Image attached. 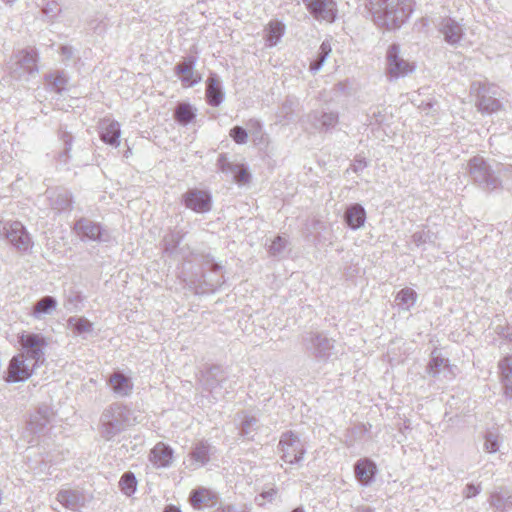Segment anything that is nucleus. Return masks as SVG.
Listing matches in <instances>:
<instances>
[{"label": "nucleus", "mask_w": 512, "mask_h": 512, "mask_svg": "<svg viewBox=\"0 0 512 512\" xmlns=\"http://www.w3.org/2000/svg\"><path fill=\"white\" fill-rule=\"evenodd\" d=\"M373 22L380 28H400L413 12L411 0H370Z\"/></svg>", "instance_id": "f257e3e1"}, {"label": "nucleus", "mask_w": 512, "mask_h": 512, "mask_svg": "<svg viewBox=\"0 0 512 512\" xmlns=\"http://www.w3.org/2000/svg\"><path fill=\"white\" fill-rule=\"evenodd\" d=\"M135 423L136 417L130 409L120 404H112L101 415L99 433L104 440L110 441Z\"/></svg>", "instance_id": "f03ea898"}, {"label": "nucleus", "mask_w": 512, "mask_h": 512, "mask_svg": "<svg viewBox=\"0 0 512 512\" xmlns=\"http://www.w3.org/2000/svg\"><path fill=\"white\" fill-rule=\"evenodd\" d=\"M468 174L475 185L485 191H493L501 187L499 171L495 170L481 156H474L467 164Z\"/></svg>", "instance_id": "7ed1b4c3"}, {"label": "nucleus", "mask_w": 512, "mask_h": 512, "mask_svg": "<svg viewBox=\"0 0 512 512\" xmlns=\"http://www.w3.org/2000/svg\"><path fill=\"white\" fill-rule=\"evenodd\" d=\"M302 345L307 353L318 360H327L334 349V340L324 333L309 331L302 335Z\"/></svg>", "instance_id": "20e7f679"}, {"label": "nucleus", "mask_w": 512, "mask_h": 512, "mask_svg": "<svg viewBox=\"0 0 512 512\" xmlns=\"http://www.w3.org/2000/svg\"><path fill=\"white\" fill-rule=\"evenodd\" d=\"M470 90L477 96L476 106L479 111L491 114L502 109V103L496 97L497 90L495 86L487 83L473 82Z\"/></svg>", "instance_id": "39448f33"}, {"label": "nucleus", "mask_w": 512, "mask_h": 512, "mask_svg": "<svg viewBox=\"0 0 512 512\" xmlns=\"http://www.w3.org/2000/svg\"><path fill=\"white\" fill-rule=\"evenodd\" d=\"M278 446L282 453V460L288 464H298L306 452L304 444L292 431L282 434Z\"/></svg>", "instance_id": "423d86ee"}, {"label": "nucleus", "mask_w": 512, "mask_h": 512, "mask_svg": "<svg viewBox=\"0 0 512 512\" xmlns=\"http://www.w3.org/2000/svg\"><path fill=\"white\" fill-rule=\"evenodd\" d=\"M19 343L23 350L22 353L33 361V366H39L44 362L46 341L43 336L34 333H22L19 337Z\"/></svg>", "instance_id": "0eeeda50"}, {"label": "nucleus", "mask_w": 512, "mask_h": 512, "mask_svg": "<svg viewBox=\"0 0 512 512\" xmlns=\"http://www.w3.org/2000/svg\"><path fill=\"white\" fill-rule=\"evenodd\" d=\"M4 234L10 244L20 252L28 251L32 245V239L27 232L24 225L19 221L6 222L4 227Z\"/></svg>", "instance_id": "6e6552de"}, {"label": "nucleus", "mask_w": 512, "mask_h": 512, "mask_svg": "<svg viewBox=\"0 0 512 512\" xmlns=\"http://www.w3.org/2000/svg\"><path fill=\"white\" fill-rule=\"evenodd\" d=\"M387 71L391 78L404 77L414 70V65L400 57V48L397 44L389 46L387 53Z\"/></svg>", "instance_id": "1a4fd4ad"}, {"label": "nucleus", "mask_w": 512, "mask_h": 512, "mask_svg": "<svg viewBox=\"0 0 512 512\" xmlns=\"http://www.w3.org/2000/svg\"><path fill=\"white\" fill-rule=\"evenodd\" d=\"M38 366H33V361L29 360L24 353L15 355L8 367L7 382H21L28 379Z\"/></svg>", "instance_id": "9d476101"}, {"label": "nucleus", "mask_w": 512, "mask_h": 512, "mask_svg": "<svg viewBox=\"0 0 512 512\" xmlns=\"http://www.w3.org/2000/svg\"><path fill=\"white\" fill-rule=\"evenodd\" d=\"M14 59L16 67L12 68V72L16 78H20L24 73L33 75L38 72V54L34 48L18 51Z\"/></svg>", "instance_id": "9b49d317"}, {"label": "nucleus", "mask_w": 512, "mask_h": 512, "mask_svg": "<svg viewBox=\"0 0 512 512\" xmlns=\"http://www.w3.org/2000/svg\"><path fill=\"white\" fill-rule=\"evenodd\" d=\"M308 11L318 21L332 23L337 17V6L334 0H302Z\"/></svg>", "instance_id": "f8f14e48"}, {"label": "nucleus", "mask_w": 512, "mask_h": 512, "mask_svg": "<svg viewBox=\"0 0 512 512\" xmlns=\"http://www.w3.org/2000/svg\"><path fill=\"white\" fill-rule=\"evenodd\" d=\"M74 229L81 238H87L91 241L107 242L110 239L109 234L99 223L93 222L88 218H81L76 221Z\"/></svg>", "instance_id": "ddd939ff"}, {"label": "nucleus", "mask_w": 512, "mask_h": 512, "mask_svg": "<svg viewBox=\"0 0 512 512\" xmlns=\"http://www.w3.org/2000/svg\"><path fill=\"white\" fill-rule=\"evenodd\" d=\"M307 122L318 132H328L332 130L339 122L337 112L314 110L306 116Z\"/></svg>", "instance_id": "4468645a"}, {"label": "nucleus", "mask_w": 512, "mask_h": 512, "mask_svg": "<svg viewBox=\"0 0 512 512\" xmlns=\"http://www.w3.org/2000/svg\"><path fill=\"white\" fill-rule=\"evenodd\" d=\"M185 206L196 213H206L211 210V195L204 190L190 189L182 196Z\"/></svg>", "instance_id": "2eb2a0df"}, {"label": "nucleus", "mask_w": 512, "mask_h": 512, "mask_svg": "<svg viewBox=\"0 0 512 512\" xmlns=\"http://www.w3.org/2000/svg\"><path fill=\"white\" fill-rule=\"evenodd\" d=\"M195 64L196 58L189 56L174 67V72L180 77L184 87H193L202 80L201 75L194 71Z\"/></svg>", "instance_id": "dca6fc26"}, {"label": "nucleus", "mask_w": 512, "mask_h": 512, "mask_svg": "<svg viewBox=\"0 0 512 512\" xmlns=\"http://www.w3.org/2000/svg\"><path fill=\"white\" fill-rule=\"evenodd\" d=\"M213 453L214 447H212L207 441L197 442L193 445L191 452L189 453L187 468L190 470H196L203 467L210 461V456Z\"/></svg>", "instance_id": "f3484780"}, {"label": "nucleus", "mask_w": 512, "mask_h": 512, "mask_svg": "<svg viewBox=\"0 0 512 512\" xmlns=\"http://www.w3.org/2000/svg\"><path fill=\"white\" fill-rule=\"evenodd\" d=\"M438 29L444 40L450 45L458 44L464 35L462 24L450 17L442 18Z\"/></svg>", "instance_id": "a211bd4d"}, {"label": "nucleus", "mask_w": 512, "mask_h": 512, "mask_svg": "<svg viewBox=\"0 0 512 512\" xmlns=\"http://www.w3.org/2000/svg\"><path fill=\"white\" fill-rule=\"evenodd\" d=\"M205 96L212 107H218L224 100L222 82L216 73L211 72L206 80Z\"/></svg>", "instance_id": "6ab92c4d"}, {"label": "nucleus", "mask_w": 512, "mask_h": 512, "mask_svg": "<svg viewBox=\"0 0 512 512\" xmlns=\"http://www.w3.org/2000/svg\"><path fill=\"white\" fill-rule=\"evenodd\" d=\"M173 449L163 443L158 442L150 451L149 460L156 468H167L173 461Z\"/></svg>", "instance_id": "aec40b11"}, {"label": "nucleus", "mask_w": 512, "mask_h": 512, "mask_svg": "<svg viewBox=\"0 0 512 512\" xmlns=\"http://www.w3.org/2000/svg\"><path fill=\"white\" fill-rule=\"evenodd\" d=\"M497 368L504 396L512 400V353L501 358Z\"/></svg>", "instance_id": "412c9836"}, {"label": "nucleus", "mask_w": 512, "mask_h": 512, "mask_svg": "<svg viewBox=\"0 0 512 512\" xmlns=\"http://www.w3.org/2000/svg\"><path fill=\"white\" fill-rule=\"evenodd\" d=\"M47 197L50 201L51 208L61 212L69 210L72 205L71 193L62 187L47 190Z\"/></svg>", "instance_id": "4be33fe9"}, {"label": "nucleus", "mask_w": 512, "mask_h": 512, "mask_svg": "<svg viewBox=\"0 0 512 512\" xmlns=\"http://www.w3.org/2000/svg\"><path fill=\"white\" fill-rule=\"evenodd\" d=\"M206 266L208 267L209 273L203 274V283L205 288L203 292H214L224 282L223 275L220 273L222 267L214 261H207Z\"/></svg>", "instance_id": "5701e85b"}, {"label": "nucleus", "mask_w": 512, "mask_h": 512, "mask_svg": "<svg viewBox=\"0 0 512 512\" xmlns=\"http://www.w3.org/2000/svg\"><path fill=\"white\" fill-rule=\"evenodd\" d=\"M376 472L377 467L375 463L367 458L358 460L354 465L356 479L365 486L374 480Z\"/></svg>", "instance_id": "b1692460"}, {"label": "nucleus", "mask_w": 512, "mask_h": 512, "mask_svg": "<svg viewBox=\"0 0 512 512\" xmlns=\"http://www.w3.org/2000/svg\"><path fill=\"white\" fill-rule=\"evenodd\" d=\"M190 504L195 509H204L213 507L217 503V496L206 488H198L192 490L189 496Z\"/></svg>", "instance_id": "393cba45"}, {"label": "nucleus", "mask_w": 512, "mask_h": 512, "mask_svg": "<svg viewBox=\"0 0 512 512\" xmlns=\"http://www.w3.org/2000/svg\"><path fill=\"white\" fill-rule=\"evenodd\" d=\"M120 124L115 120L105 119L100 123V138L106 144L119 145Z\"/></svg>", "instance_id": "a878e982"}, {"label": "nucleus", "mask_w": 512, "mask_h": 512, "mask_svg": "<svg viewBox=\"0 0 512 512\" xmlns=\"http://www.w3.org/2000/svg\"><path fill=\"white\" fill-rule=\"evenodd\" d=\"M344 219L351 229H359L365 223L366 211L362 205L358 203L352 204L346 209Z\"/></svg>", "instance_id": "bb28decb"}, {"label": "nucleus", "mask_w": 512, "mask_h": 512, "mask_svg": "<svg viewBox=\"0 0 512 512\" xmlns=\"http://www.w3.org/2000/svg\"><path fill=\"white\" fill-rule=\"evenodd\" d=\"M57 501L65 508L70 510H78L84 505V496L76 490L65 489L60 490L57 494Z\"/></svg>", "instance_id": "cd10ccee"}, {"label": "nucleus", "mask_w": 512, "mask_h": 512, "mask_svg": "<svg viewBox=\"0 0 512 512\" xmlns=\"http://www.w3.org/2000/svg\"><path fill=\"white\" fill-rule=\"evenodd\" d=\"M184 237V233L181 230H174L165 235L163 239L164 251L170 255H181L186 258L187 255L184 253L183 248H179V245Z\"/></svg>", "instance_id": "c85d7f7f"}, {"label": "nucleus", "mask_w": 512, "mask_h": 512, "mask_svg": "<svg viewBox=\"0 0 512 512\" xmlns=\"http://www.w3.org/2000/svg\"><path fill=\"white\" fill-rule=\"evenodd\" d=\"M50 421V411L48 407L39 408L34 414L30 416L28 422V429L34 433L38 434L43 431L46 425Z\"/></svg>", "instance_id": "c756f323"}, {"label": "nucleus", "mask_w": 512, "mask_h": 512, "mask_svg": "<svg viewBox=\"0 0 512 512\" xmlns=\"http://www.w3.org/2000/svg\"><path fill=\"white\" fill-rule=\"evenodd\" d=\"M225 380V375L223 370L219 366L210 367L203 374V385L205 388L211 392L216 391V389L221 385V383Z\"/></svg>", "instance_id": "7c9ffc66"}, {"label": "nucleus", "mask_w": 512, "mask_h": 512, "mask_svg": "<svg viewBox=\"0 0 512 512\" xmlns=\"http://www.w3.org/2000/svg\"><path fill=\"white\" fill-rule=\"evenodd\" d=\"M109 384L115 394L128 396L132 391V384L128 377L121 372H115L109 379Z\"/></svg>", "instance_id": "2f4dec72"}, {"label": "nucleus", "mask_w": 512, "mask_h": 512, "mask_svg": "<svg viewBox=\"0 0 512 512\" xmlns=\"http://www.w3.org/2000/svg\"><path fill=\"white\" fill-rule=\"evenodd\" d=\"M56 307L57 300L53 296L47 295L35 303L31 315L35 319H41L43 315L51 314Z\"/></svg>", "instance_id": "473e14b6"}, {"label": "nucleus", "mask_w": 512, "mask_h": 512, "mask_svg": "<svg viewBox=\"0 0 512 512\" xmlns=\"http://www.w3.org/2000/svg\"><path fill=\"white\" fill-rule=\"evenodd\" d=\"M490 506L497 510H503L505 508L512 507V494L505 489L494 491L491 493L489 498Z\"/></svg>", "instance_id": "72a5a7b5"}, {"label": "nucleus", "mask_w": 512, "mask_h": 512, "mask_svg": "<svg viewBox=\"0 0 512 512\" xmlns=\"http://www.w3.org/2000/svg\"><path fill=\"white\" fill-rule=\"evenodd\" d=\"M285 32V26L279 21H271L265 28V40L269 46H275Z\"/></svg>", "instance_id": "f704fd0d"}, {"label": "nucleus", "mask_w": 512, "mask_h": 512, "mask_svg": "<svg viewBox=\"0 0 512 512\" xmlns=\"http://www.w3.org/2000/svg\"><path fill=\"white\" fill-rule=\"evenodd\" d=\"M48 88L56 93H61L66 89L68 78L63 71H55L45 76Z\"/></svg>", "instance_id": "c9c22d12"}, {"label": "nucleus", "mask_w": 512, "mask_h": 512, "mask_svg": "<svg viewBox=\"0 0 512 512\" xmlns=\"http://www.w3.org/2000/svg\"><path fill=\"white\" fill-rule=\"evenodd\" d=\"M196 117L195 110L189 103H179L174 112L175 120L181 125H188Z\"/></svg>", "instance_id": "e433bc0d"}, {"label": "nucleus", "mask_w": 512, "mask_h": 512, "mask_svg": "<svg viewBox=\"0 0 512 512\" xmlns=\"http://www.w3.org/2000/svg\"><path fill=\"white\" fill-rule=\"evenodd\" d=\"M417 300V293L412 288H404L400 290L395 298L397 306L402 310H410Z\"/></svg>", "instance_id": "4c0bfd02"}, {"label": "nucleus", "mask_w": 512, "mask_h": 512, "mask_svg": "<svg viewBox=\"0 0 512 512\" xmlns=\"http://www.w3.org/2000/svg\"><path fill=\"white\" fill-rule=\"evenodd\" d=\"M331 51L332 47L330 42L328 40L323 41L320 45L316 58L310 63L309 69L312 73L315 74L322 68Z\"/></svg>", "instance_id": "58836bf2"}, {"label": "nucleus", "mask_w": 512, "mask_h": 512, "mask_svg": "<svg viewBox=\"0 0 512 512\" xmlns=\"http://www.w3.org/2000/svg\"><path fill=\"white\" fill-rule=\"evenodd\" d=\"M448 366V360L441 357V355L437 351H433L431 354V360L427 366V373L436 377L440 374L442 368H446Z\"/></svg>", "instance_id": "ea45409f"}, {"label": "nucleus", "mask_w": 512, "mask_h": 512, "mask_svg": "<svg viewBox=\"0 0 512 512\" xmlns=\"http://www.w3.org/2000/svg\"><path fill=\"white\" fill-rule=\"evenodd\" d=\"M119 487L125 495L131 496L137 488L135 475L132 472H125L120 478Z\"/></svg>", "instance_id": "a19ab883"}, {"label": "nucleus", "mask_w": 512, "mask_h": 512, "mask_svg": "<svg viewBox=\"0 0 512 512\" xmlns=\"http://www.w3.org/2000/svg\"><path fill=\"white\" fill-rule=\"evenodd\" d=\"M68 326L78 334L92 330V323L83 317H70L68 319Z\"/></svg>", "instance_id": "79ce46f5"}, {"label": "nucleus", "mask_w": 512, "mask_h": 512, "mask_svg": "<svg viewBox=\"0 0 512 512\" xmlns=\"http://www.w3.org/2000/svg\"><path fill=\"white\" fill-rule=\"evenodd\" d=\"M484 450L488 453H496L500 447L499 436L494 432H487L484 436Z\"/></svg>", "instance_id": "37998d69"}, {"label": "nucleus", "mask_w": 512, "mask_h": 512, "mask_svg": "<svg viewBox=\"0 0 512 512\" xmlns=\"http://www.w3.org/2000/svg\"><path fill=\"white\" fill-rule=\"evenodd\" d=\"M239 164H234L228 161L226 155L221 154L217 160L218 169L227 174H234Z\"/></svg>", "instance_id": "c03bdc74"}, {"label": "nucleus", "mask_w": 512, "mask_h": 512, "mask_svg": "<svg viewBox=\"0 0 512 512\" xmlns=\"http://www.w3.org/2000/svg\"><path fill=\"white\" fill-rule=\"evenodd\" d=\"M230 137L237 144H245L247 142L248 133L247 130L241 126H234L229 133Z\"/></svg>", "instance_id": "a18cd8bd"}, {"label": "nucleus", "mask_w": 512, "mask_h": 512, "mask_svg": "<svg viewBox=\"0 0 512 512\" xmlns=\"http://www.w3.org/2000/svg\"><path fill=\"white\" fill-rule=\"evenodd\" d=\"M258 420L254 416H247L242 421L240 433L242 436L250 437L251 432L254 430Z\"/></svg>", "instance_id": "49530a36"}, {"label": "nucleus", "mask_w": 512, "mask_h": 512, "mask_svg": "<svg viewBox=\"0 0 512 512\" xmlns=\"http://www.w3.org/2000/svg\"><path fill=\"white\" fill-rule=\"evenodd\" d=\"M287 245L286 239L281 236H277L271 243L269 247V252L271 255H278L282 253Z\"/></svg>", "instance_id": "de8ad7c7"}, {"label": "nucleus", "mask_w": 512, "mask_h": 512, "mask_svg": "<svg viewBox=\"0 0 512 512\" xmlns=\"http://www.w3.org/2000/svg\"><path fill=\"white\" fill-rule=\"evenodd\" d=\"M277 495V489L269 488L264 490L261 494H259L255 501L258 505L263 506L266 502H272Z\"/></svg>", "instance_id": "09e8293b"}, {"label": "nucleus", "mask_w": 512, "mask_h": 512, "mask_svg": "<svg viewBox=\"0 0 512 512\" xmlns=\"http://www.w3.org/2000/svg\"><path fill=\"white\" fill-rule=\"evenodd\" d=\"M430 240H431V233L428 230L422 229L420 231H416L412 235V241L418 247L423 245V244H426Z\"/></svg>", "instance_id": "8fccbe9b"}, {"label": "nucleus", "mask_w": 512, "mask_h": 512, "mask_svg": "<svg viewBox=\"0 0 512 512\" xmlns=\"http://www.w3.org/2000/svg\"><path fill=\"white\" fill-rule=\"evenodd\" d=\"M247 127H248L251 135L255 139L262 138V124L260 123V121H258L256 119H250L247 122Z\"/></svg>", "instance_id": "3c124183"}, {"label": "nucleus", "mask_w": 512, "mask_h": 512, "mask_svg": "<svg viewBox=\"0 0 512 512\" xmlns=\"http://www.w3.org/2000/svg\"><path fill=\"white\" fill-rule=\"evenodd\" d=\"M232 175L237 183H246L249 180V173L243 164H239L237 170Z\"/></svg>", "instance_id": "603ef678"}, {"label": "nucleus", "mask_w": 512, "mask_h": 512, "mask_svg": "<svg viewBox=\"0 0 512 512\" xmlns=\"http://www.w3.org/2000/svg\"><path fill=\"white\" fill-rule=\"evenodd\" d=\"M368 163L364 157H361L360 155H357L353 161V163L350 166V169L355 172L359 173L363 171L367 167Z\"/></svg>", "instance_id": "864d4df0"}, {"label": "nucleus", "mask_w": 512, "mask_h": 512, "mask_svg": "<svg viewBox=\"0 0 512 512\" xmlns=\"http://www.w3.org/2000/svg\"><path fill=\"white\" fill-rule=\"evenodd\" d=\"M481 492V486H475L474 484H467L464 489V497L465 498H472L477 496Z\"/></svg>", "instance_id": "5fc2aeb1"}, {"label": "nucleus", "mask_w": 512, "mask_h": 512, "mask_svg": "<svg viewBox=\"0 0 512 512\" xmlns=\"http://www.w3.org/2000/svg\"><path fill=\"white\" fill-rule=\"evenodd\" d=\"M61 139H62V141L65 144V148H64L65 153H68L70 151V149H71V146H72V139H73V137H72V135L70 133H68L66 131H63L61 133Z\"/></svg>", "instance_id": "6e6d98bb"}, {"label": "nucleus", "mask_w": 512, "mask_h": 512, "mask_svg": "<svg viewBox=\"0 0 512 512\" xmlns=\"http://www.w3.org/2000/svg\"><path fill=\"white\" fill-rule=\"evenodd\" d=\"M61 54L66 58L70 59L73 55V50L69 46H62L61 47Z\"/></svg>", "instance_id": "4d7b16f0"}, {"label": "nucleus", "mask_w": 512, "mask_h": 512, "mask_svg": "<svg viewBox=\"0 0 512 512\" xmlns=\"http://www.w3.org/2000/svg\"><path fill=\"white\" fill-rule=\"evenodd\" d=\"M163 512H181V510L174 505H167L164 508Z\"/></svg>", "instance_id": "13d9d810"}, {"label": "nucleus", "mask_w": 512, "mask_h": 512, "mask_svg": "<svg viewBox=\"0 0 512 512\" xmlns=\"http://www.w3.org/2000/svg\"><path fill=\"white\" fill-rule=\"evenodd\" d=\"M355 512H373V510L368 506H361L358 507Z\"/></svg>", "instance_id": "bf43d9fd"}, {"label": "nucleus", "mask_w": 512, "mask_h": 512, "mask_svg": "<svg viewBox=\"0 0 512 512\" xmlns=\"http://www.w3.org/2000/svg\"><path fill=\"white\" fill-rule=\"evenodd\" d=\"M222 512H237L233 505H228L223 508Z\"/></svg>", "instance_id": "052dcab7"}, {"label": "nucleus", "mask_w": 512, "mask_h": 512, "mask_svg": "<svg viewBox=\"0 0 512 512\" xmlns=\"http://www.w3.org/2000/svg\"><path fill=\"white\" fill-rule=\"evenodd\" d=\"M292 512H305L302 507H297Z\"/></svg>", "instance_id": "680f3d73"}, {"label": "nucleus", "mask_w": 512, "mask_h": 512, "mask_svg": "<svg viewBox=\"0 0 512 512\" xmlns=\"http://www.w3.org/2000/svg\"><path fill=\"white\" fill-rule=\"evenodd\" d=\"M432 107H433V103L428 102V103L426 104V107H425L424 109H431Z\"/></svg>", "instance_id": "e2e57ef3"}]
</instances>
